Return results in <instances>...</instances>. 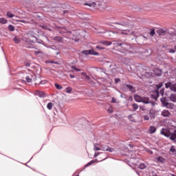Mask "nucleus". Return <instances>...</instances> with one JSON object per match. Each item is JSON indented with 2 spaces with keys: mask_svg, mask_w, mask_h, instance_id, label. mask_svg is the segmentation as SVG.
Segmentation results:
<instances>
[{
  "mask_svg": "<svg viewBox=\"0 0 176 176\" xmlns=\"http://www.w3.org/2000/svg\"><path fill=\"white\" fill-rule=\"evenodd\" d=\"M161 134L168 138H170V140L174 141V142H176V128H170L169 130L162 129Z\"/></svg>",
  "mask_w": 176,
  "mask_h": 176,
  "instance_id": "nucleus-1",
  "label": "nucleus"
},
{
  "mask_svg": "<svg viewBox=\"0 0 176 176\" xmlns=\"http://www.w3.org/2000/svg\"><path fill=\"white\" fill-rule=\"evenodd\" d=\"M115 46H120L121 49H120V53H134V51H132L130 45H127L126 43H122V40L116 41L114 43Z\"/></svg>",
  "mask_w": 176,
  "mask_h": 176,
  "instance_id": "nucleus-2",
  "label": "nucleus"
},
{
  "mask_svg": "<svg viewBox=\"0 0 176 176\" xmlns=\"http://www.w3.org/2000/svg\"><path fill=\"white\" fill-rule=\"evenodd\" d=\"M161 104L164 108H168V109H173L174 108V104L168 102V99L167 98L162 96L160 98Z\"/></svg>",
  "mask_w": 176,
  "mask_h": 176,
  "instance_id": "nucleus-3",
  "label": "nucleus"
},
{
  "mask_svg": "<svg viewBox=\"0 0 176 176\" xmlns=\"http://www.w3.org/2000/svg\"><path fill=\"white\" fill-rule=\"evenodd\" d=\"M157 34L160 36L167 35V34L169 35H175V32L173 31V29L164 30L161 28L157 31Z\"/></svg>",
  "mask_w": 176,
  "mask_h": 176,
  "instance_id": "nucleus-4",
  "label": "nucleus"
},
{
  "mask_svg": "<svg viewBox=\"0 0 176 176\" xmlns=\"http://www.w3.org/2000/svg\"><path fill=\"white\" fill-rule=\"evenodd\" d=\"M161 87H163V82H160L158 85H156L157 89L154 91V94L151 96V98L155 100V101H157L159 98V89H161Z\"/></svg>",
  "mask_w": 176,
  "mask_h": 176,
  "instance_id": "nucleus-5",
  "label": "nucleus"
},
{
  "mask_svg": "<svg viewBox=\"0 0 176 176\" xmlns=\"http://www.w3.org/2000/svg\"><path fill=\"white\" fill-rule=\"evenodd\" d=\"M24 41L26 43H28L29 45H31V43H42V40L39 41V39H38V38L36 37H33V38H30L29 37L25 38Z\"/></svg>",
  "mask_w": 176,
  "mask_h": 176,
  "instance_id": "nucleus-6",
  "label": "nucleus"
},
{
  "mask_svg": "<svg viewBox=\"0 0 176 176\" xmlns=\"http://www.w3.org/2000/svg\"><path fill=\"white\" fill-rule=\"evenodd\" d=\"M122 89L123 90V91H126L127 90H129V91H131V93H135V88L131 85L123 84L122 85Z\"/></svg>",
  "mask_w": 176,
  "mask_h": 176,
  "instance_id": "nucleus-7",
  "label": "nucleus"
},
{
  "mask_svg": "<svg viewBox=\"0 0 176 176\" xmlns=\"http://www.w3.org/2000/svg\"><path fill=\"white\" fill-rule=\"evenodd\" d=\"M142 102H143V104H150L151 107H155V105H156V102L149 99V98L146 96H143L142 98Z\"/></svg>",
  "mask_w": 176,
  "mask_h": 176,
  "instance_id": "nucleus-8",
  "label": "nucleus"
},
{
  "mask_svg": "<svg viewBox=\"0 0 176 176\" xmlns=\"http://www.w3.org/2000/svg\"><path fill=\"white\" fill-rule=\"evenodd\" d=\"M165 87L166 89H170L171 91H176V83L171 81H168L165 83Z\"/></svg>",
  "mask_w": 176,
  "mask_h": 176,
  "instance_id": "nucleus-9",
  "label": "nucleus"
},
{
  "mask_svg": "<svg viewBox=\"0 0 176 176\" xmlns=\"http://www.w3.org/2000/svg\"><path fill=\"white\" fill-rule=\"evenodd\" d=\"M81 53L82 54H85V56H89V54H91V56H100V53L94 51V49L83 50Z\"/></svg>",
  "mask_w": 176,
  "mask_h": 176,
  "instance_id": "nucleus-10",
  "label": "nucleus"
},
{
  "mask_svg": "<svg viewBox=\"0 0 176 176\" xmlns=\"http://www.w3.org/2000/svg\"><path fill=\"white\" fill-rule=\"evenodd\" d=\"M115 24H116L117 25H122V27H126V25H129V19L123 17L118 22H116Z\"/></svg>",
  "mask_w": 176,
  "mask_h": 176,
  "instance_id": "nucleus-11",
  "label": "nucleus"
},
{
  "mask_svg": "<svg viewBox=\"0 0 176 176\" xmlns=\"http://www.w3.org/2000/svg\"><path fill=\"white\" fill-rule=\"evenodd\" d=\"M153 72H154V74L155 75V76H160L162 75V74H163V72L162 71V69H160L157 67L154 68Z\"/></svg>",
  "mask_w": 176,
  "mask_h": 176,
  "instance_id": "nucleus-12",
  "label": "nucleus"
},
{
  "mask_svg": "<svg viewBox=\"0 0 176 176\" xmlns=\"http://www.w3.org/2000/svg\"><path fill=\"white\" fill-rule=\"evenodd\" d=\"M157 163H166V159L162 156H158L155 158Z\"/></svg>",
  "mask_w": 176,
  "mask_h": 176,
  "instance_id": "nucleus-13",
  "label": "nucleus"
},
{
  "mask_svg": "<svg viewBox=\"0 0 176 176\" xmlns=\"http://www.w3.org/2000/svg\"><path fill=\"white\" fill-rule=\"evenodd\" d=\"M35 96H38V97H40L41 98H45V93L42 92L41 91H36L34 93Z\"/></svg>",
  "mask_w": 176,
  "mask_h": 176,
  "instance_id": "nucleus-14",
  "label": "nucleus"
},
{
  "mask_svg": "<svg viewBox=\"0 0 176 176\" xmlns=\"http://www.w3.org/2000/svg\"><path fill=\"white\" fill-rule=\"evenodd\" d=\"M148 116L150 117V119H155L156 118V115L155 114V110L150 109L148 113Z\"/></svg>",
  "mask_w": 176,
  "mask_h": 176,
  "instance_id": "nucleus-15",
  "label": "nucleus"
},
{
  "mask_svg": "<svg viewBox=\"0 0 176 176\" xmlns=\"http://www.w3.org/2000/svg\"><path fill=\"white\" fill-rule=\"evenodd\" d=\"M53 40L55 41L56 42H60V43H63V42H64V38L61 36H54L53 38Z\"/></svg>",
  "mask_w": 176,
  "mask_h": 176,
  "instance_id": "nucleus-16",
  "label": "nucleus"
},
{
  "mask_svg": "<svg viewBox=\"0 0 176 176\" xmlns=\"http://www.w3.org/2000/svg\"><path fill=\"white\" fill-rule=\"evenodd\" d=\"M99 43H101L104 46H111L112 45V42L108 41H100Z\"/></svg>",
  "mask_w": 176,
  "mask_h": 176,
  "instance_id": "nucleus-17",
  "label": "nucleus"
},
{
  "mask_svg": "<svg viewBox=\"0 0 176 176\" xmlns=\"http://www.w3.org/2000/svg\"><path fill=\"white\" fill-rule=\"evenodd\" d=\"M168 98L172 102H176V94H171Z\"/></svg>",
  "mask_w": 176,
  "mask_h": 176,
  "instance_id": "nucleus-18",
  "label": "nucleus"
},
{
  "mask_svg": "<svg viewBox=\"0 0 176 176\" xmlns=\"http://www.w3.org/2000/svg\"><path fill=\"white\" fill-rule=\"evenodd\" d=\"M121 35H133V32L130 30H123L121 32Z\"/></svg>",
  "mask_w": 176,
  "mask_h": 176,
  "instance_id": "nucleus-19",
  "label": "nucleus"
},
{
  "mask_svg": "<svg viewBox=\"0 0 176 176\" xmlns=\"http://www.w3.org/2000/svg\"><path fill=\"white\" fill-rule=\"evenodd\" d=\"M162 116H164V118H168V116L171 114L170 113V111H168V110H164L162 112Z\"/></svg>",
  "mask_w": 176,
  "mask_h": 176,
  "instance_id": "nucleus-20",
  "label": "nucleus"
},
{
  "mask_svg": "<svg viewBox=\"0 0 176 176\" xmlns=\"http://www.w3.org/2000/svg\"><path fill=\"white\" fill-rule=\"evenodd\" d=\"M134 100L135 101H136L137 102H142V97L140 96L139 95H135L134 96Z\"/></svg>",
  "mask_w": 176,
  "mask_h": 176,
  "instance_id": "nucleus-21",
  "label": "nucleus"
},
{
  "mask_svg": "<svg viewBox=\"0 0 176 176\" xmlns=\"http://www.w3.org/2000/svg\"><path fill=\"white\" fill-rule=\"evenodd\" d=\"M155 131H156V127L153 126H151L149 127L148 132L150 133V134H153L154 133H155Z\"/></svg>",
  "mask_w": 176,
  "mask_h": 176,
  "instance_id": "nucleus-22",
  "label": "nucleus"
},
{
  "mask_svg": "<svg viewBox=\"0 0 176 176\" xmlns=\"http://www.w3.org/2000/svg\"><path fill=\"white\" fill-rule=\"evenodd\" d=\"M128 119L130 120V122H133V123H135V122H137V120L134 118V115L133 114L129 115L128 116Z\"/></svg>",
  "mask_w": 176,
  "mask_h": 176,
  "instance_id": "nucleus-23",
  "label": "nucleus"
},
{
  "mask_svg": "<svg viewBox=\"0 0 176 176\" xmlns=\"http://www.w3.org/2000/svg\"><path fill=\"white\" fill-rule=\"evenodd\" d=\"M25 80L28 83H31L32 82V75L26 76Z\"/></svg>",
  "mask_w": 176,
  "mask_h": 176,
  "instance_id": "nucleus-24",
  "label": "nucleus"
},
{
  "mask_svg": "<svg viewBox=\"0 0 176 176\" xmlns=\"http://www.w3.org/2000/svg\"><path fill=\"white\" fill-rule=\"evenodd\" d=\"M140 39H142V41H148V37L144 35H140L137 38L138 41H140Z\"/></svg>",
  "mask_w": 176,
  "mask_h": 176,
  "instance_id": "nucleus-25",
  "label": "nucleus"
},
{
  "mask_svg": "<svg viewBox=\"0 0 176 176\" xmlns=\"http://www.w3.org/2000/svg\"><path fill=\"white\" fill-rule=\"evenodd\" d=\"M94 163H97V160H94L89 162L88 164L85 165V167H89V166H91V164H94Z\"/></svg>",
  "mask_w": 176,
  "mask_h": 176,
  "instance_id": "nucleus-26",
  "label": "nucleus"
},
{
  "mask_svg": "<svg viewBox=\"0 0 176 176\" xmlns=\"http://www.w3.org/2000/svg\"><path fill=\"white\" fill-rule=\"evenodd\" d=\"M85 6H89V8H91V6H96V3L95 2H92V3H85Z\"/></svg>",
  "mask_w": 176,
  "mask_h": 176,
  "instance_id": "nucleus-27",
  "label": "nucleus"
},
{
  "mask_svg": "<svg viewBox=\"0 0 176 176\" xmlns=\"http://www.w3.org/2000/svg\"><path fill=\"white\" fill-rule=\"evenodd\" d=\"M47 109H49L50 111H52V108H53V103L52 102H49L47 104Z\"/></svg>",
  "mask_w": 176,
  "mask_h": 176,
  "instance_id": "nucleus-28",
  "label": "nucleus"
},
{
  "mask_svg": "<svg viewBox=\"0 0 176 176\" xmlns=\"http://www.w3.org/2000/svg\"><path fill=\"white\" fill-rule=\"evenodd\" d=\"M13 41H14V43H16V44L20 43V42H21L20 38L16 36L13 38Z\"/></svg>",
  "mask_w": 176,
  "mask_h": 176,
  "instance_id": "nucleus-29",
  "label": "nucleus"
},
{
  "mask_svg": "<svg viewBox=\"0 0 176 176\" xmlns=\"http://www.w3.org/2000/svg\"><path fill=\"white\" fill-rule=\"evenodd\" d=\"M170 152H172L173 155H176V150L174 146H172L170 148Z\"/></svg>",
  "mask_w": 176,
  "mask_h": 176,
  "instance_id": "nucleus-30",
  "label": "nucleus"
},
{
  "mask_svg": "<svg viewBox=\"0 0 176 176\" xmlns=\"http://www.w3.org/2000/svg\"><path fill=\"white\" fill-rule=\"evenodd\" d=\"M94 151H101V148L98 147V144L96 143L94 144Z\"/></svg>",
  "mask_w": 176,
  "mask_h": 176,
  "instance_id": "nucleus-31",
  "label": "nucleus"
},
{
  "mask_svg": "<svg viewBox=\"0 0 176 176\" xmlns=\"http://www.w3.org/2000/svg\"><path fill=\"white\" fill-rule=\"evenodd\" d=\"M0 23L1 24H6V23H8V21L6 19H5L4 18H1Z\"/></svg>",
  "mask_w": 176,
  "mask_h": 176,
  "instance_id": "nucleus-32",
  "label": "nucleus"
},
{
  "mask_svg": "<svg viewBox=\"0 0 176 176\" xmlns=\"http://www.w3.org/2000/svg\"><path fill=\"white\" fill-rule=\"evenodd\" d=\"M132 108L133 109V111H137V109H138V104L134 103L132 104Z\"/></svg>",
  "mask_w": 176,
  "mask_h": 176,
  "instance_id": "nucleus-33",
  "label": "nucleus"
},
{
  "mask_svg": "<svg viewBox=\"0 0 176 176\" xmlns=\"http://www.w3.org/2000/svg\"><path fill=\"white\" fill-rule=\"evenodd\" d=\"M54 86L58 90H61L63 89V87L57 83H55Z\"/></svg>",
  "mask_w": 176,
  "mask_h": 176,
  "instance_id": "nucleus-34",
  "label": "nucleus"
},
{
  "mask_svg": "<svg viewBox=\"0 0 176 176\" xmlns=\"http://www.w3.org/2000/svg\"><path fill=\"white\" fill-rule=\"evenodd\" d=\"M139 168H140V170H144V168H146V165H145V164H140Z\"/></svg>",
  "mask_w": 176,
  "mask_h": 176,
  "instance_id": "nucleus-35",
  "label": "nucleus"
},
{
  "mask_svg": "<svg viewBox=\"0 0 176 176\" xmlns=\"http://www.w3.org/2000/svg\"><path fill=\"white\" fill-rule=\"evenodd\" d=\"M72 91V88L71 87H68L66 88V93L68 94H70V93Z\"/></svg>",
  "mask_w": 176,
  "mask_h": 176,
  "instance_id": "nucleus-36",
  "label": "nucleus"
},
{
  "mask_svg": "<svg viewBox=\"0 0 176 176\" xmlns=\"http://www.w3.org/2000/svg\"><path fill=\"white\" fill-rule=\"evenodd\" d=\"M8 17H10V19H12V17H14V14H12L10 12H7Z\"/></svg>",
  "mask_w": 176,
  "mask_h": 176,
  "instance_id": "nucleus-37",
  "label": "nucleus"
},
{
  "mask_svg": "<svg viewBox=\"0 0 176 176\" xmlns=\"http://www.w3.org/2000/svg\"><path fill=\"white\" fill-rule=\"evenodd\" d=\"M106 150H107V152H111V153H112V152H113V151H115V149H113L108 146H107V148Z\"/></svg>",
  "mask_w": 176,
  "mask_h": 176,
  "instance_id": "nucleus-38",
  "label": "nucleus"
},
{
  "mask_svg": "<svg viewBox=\"0 0 176 176\" xmlns=\"http://www.w3.org/2000/svg\"><path fill=\"white\" fill-rule=\"evenodd\" d=\"M8 30L9 31H14V26L12 25H8Z\"/></svg>",
  "mask_w": 176,
  "mask_h": 176,
  "instance_id": "nucleus-39",
  "label": "nucleus"
},
{
  "mask_svg": "<svg viewBox=\"0 0 176 176\" xmlns=\"http://www.w3.org/2000/svg\"><path fill=\"white\" fill-rule=\"evenodd\" d=\"M108 148V146H104V145H102L100 146V151H107V148Z\"/></svg>",
  "mask_w": 176,
  "mask_h": 176,
  "instance_id": "nucleus-40",
  "label": "nucleus"
},
{
  "mask_svg": "<svg viewBox=\"0 0 176 176\" xmlns=\"http://www.w3.org/2000/svg\"><path fill=\"white\" fill-rule=\"evenodd\" d=\"M28 38H32V39H34V38H36L35 36H34L32 34H31V33H28Z\"/></svg>",
  "mask_w": 176,
  "mask_h": 176,
  "instance_id": "nucleus-41",
  "label": "nucleus"
},
{
  "mask_svg": "<svg viewBox=\"0 0 176 176\" xmlns=\"http://www.w3.org/2000/svg\"><path fill=\"white\" fill-rule=\"evenodd\" d=\"M161 94L162 97L164 96V88H162L159 92V95Z\"/></svg>",
  "mask_w": 176,
  "mask_h": 176,
  "instance_id": "nucleus-42",
  "label": "nucleus"
},
{
  "mask_svg": "<svg viewBox=\"0 0 176 176\" xmlns=\"http://www.w3.org/2000/svg\"><path fill=\"white\" fill-rule=\"evenodd\" d=\"M151 36H153L155 35V29H152L150 32Z\"/></svg>",
  "mask_w": 176,
  "mask_h": 176,
  "instance_id": "nucleus-43",
  "label": "nucleus"
},
{
  "mask_svg": "<svg viewBox=\"0 0 176 176\" xmlns=\"http://www.w3.org/2000/svg\"><path fill=\"white\" fill-rule=\"evenodd\" d=\"M72 68L74 69V71H77V72H80V69L76 68L75 66H72Z\"/></svg>",
  "mask_w": 176,
  "mask_h": 176,
  "instance_id": "nucleus-44",
  "label": "nucleus"
},
{
  "mask_svg": "<svg viewBox=\"0 0 176 176\" xmlns=\"http://www.w3.org/2000/svg\"><path fill=\"white\" fill-rule=\"evenodd\" d=\"M144 120H149V116L148 115L143 116Z\"/></svg>",
  "mask_w": 176,
  "mask_h": 176,
  "instance_id": "nucleus-45",
  "label": "nucleus"
},
{
  "mask_svg": "<svg viewBox=\"0 0 176 176\" xmlns=\"http://www.w3.org/2000/svg\"><path fill=\"white\" fill-rule=\"evenodd\" d=\"M96 49H98L99 50H104V49H105V48L104 47L98 45V46H96Z\"/></svg>",
  "mask_w": 176,
  "mask_h": 176,
  "instance_id": "nucleus-46",
  "label": "nucleus"
},
{
  "mask_svg": "<svg viewBox=\"0 0 176 176\" xmlns=\"http://www.w3.org/2000/svg\"><path fill=\"white\" fill-rule=\"evenodd\" d=\"M42 53V51H36L34 52L35 56H38V54H41Z\"/></svg>",
  "mask_w": 176,
  "mask_h": 176,
  "instance_id": "nucleus-47",
  "label": "nucleus"
},
{
  "mask_svg": "<svg viewBox=\"0 0 176 176\" xmlns=\"http://www.w3.org/2000/svg\"><path fill=\"white\" fill-rule=\"evenodd\" d=\"M119 82H120V78H115V83L116 84L119 83Z\"/></svg>",
  "mask_w": 176,
  "mask_h": 176,
  "instance_id": "nucleus-48",
  "label": "nucleus"
},
{
  "mask_svg": "<svg viewBox=\"0 0 176 176\" xmlns=\"http://www.w3.org/2000/svg\"><path fill=\"white\" fill-rule=\"evenodd\" d=\"M169 53H175V50L173 49H170L169 50Z\"/></svg>",
  "mask_w": 176,
  "mask_h": 176,
  "instance_id": "nucleus-49",
  "label": "nucleus"
},
{
  "mask_svg": "<svg viewBox=\"0 0 176 176\" xmlns=\"http://www.w3.org/2000/svg\"><path fill=\"white\" fill-rule=\"evenodd\" d=\"M107 111L109 113H112L113 112V110H112V109H109Z\"/></svg>",
  "mask_w": 176,
  "mask_h": 176,
  "instance_id": "nucleus-50",
  "label": "nucleus"
},
{
  "mask_svg": "<svg viewBox=\"0 0 176 176\" xmlns=\"http://www.w3.org/2000/svg\"><path fill=\"white\" fill-rule=\"evenodd\" d=\"M45 83H46V81L43 80V81H40L39 85H45Z\"/></svg>",
  "mask_w": 176,
  "mask_h": 176,
  "instance_id": "nucleus-51",
  "label": "nucleus"
},
{
  "mask_svg": "<svg viewBox=\"0 0 176 176\" xmlns=\"http://www.w3.org/2000/svg\"><path fill=\"white\" fill-rule=\"evenodd\" d=\"M111 102H112L113 104H116V100H115L114 98H113V99L111 100Z\"/></svg>",
  "mask_w": 176,
  "mask_h": 176,
  "instance_id": "nucleus-52",
  "label": "nucleus"
},
{
  "mask_svg": "<svg viewBox=\"0 0 176 176\" xmlns=\"http://www.w3.org/2000/svg\"><path fill=\"white\" fill-rule=\"evenodd\" d=\"M85 79H87V80H90V76H87V74L85 76Z\"/></svg>",
  "mask_w": 176,
  "mask_h": 176,
  "instance_id": "nucleus-53",
  "label": "nucleus"
},
{
  "mask_svg": "<svg viewBox=\"0 0 176 176\" xmlns=\"http://www.w3.org/2000/svg\"><path fill=\"white\" fill-rule=\"evenodd\" d=\"M69 77H70L72 79H74V78H75V75H74V74H69Z\"/></svg>",
  "mask_w": 176,
  "mask_h": 176,
  "instance_id": "nucleus-54",
  "label": "nucleus"
},
{
  "mask_svg": "<svg viewBox=\"0 0 176 176\" xmlns=\"http://www.w3.org/2000/svg\"><path fill=\"white\" fill-rule=\"evenodd\" d=\"M49 63H51L52 64H58V63L54 62V61H52V60L49 61Z\"/></svg>",
  "mask_w": 176,
  "mask_h": 176,
  "instance_id": "nucleus-55",
  "label": "nucleus"
},
{
  "mask_svg": "<svg viewBox=\"0 0 176 176\" xmlns=\"http://www.w3.org/2000/svg\"><path fill=\"white\" fill-rule=\"evenodd\" d=\"M67 13H68V10H65L63 11V16H65V14H67Z\"/></svg>",
  "mask_w": 176,
  "mask_h": 176,
  "instance_id": "nucleus-56",
  "label": "nucleus"
},
{
  "mask_svg": "<svg viewBox=\"0 0 176 176\" xmlns=\"http://www.w3.org/2000/svg\"><path fill=\"white\" fill-rule=\"evenodd\" d=\"M98 155H100V153H95L94 157H97V156H98Z\"/></svg>",
  "mask_w": 176,
  "mask_h": 176,
  "instance_id": "nucleus-57",
  "label": "nucleus"
},
{
  "mask_svg": "<svg viewBox=\"0 0 176 176\" xmlns=\"http://www.w3.org/2000/svg\"><path fill=\"white\" fill-rule=\"evenodd\" d=\"M32 80H36V76H32Z\"/></svg>",
  "mask_w": 176,
  "mask_h": 176,
  "instance_id": "nucleus-58",
  "label": "nucleus"
},
{
  "mask_svg": "<svg viewBox=\"0 0 176 176\" xmlns=\"http://www.w3.org/2000/svg\"><path fill=\"white\" fill-rule=\"evenodd\" d=\"M82 75H83V76H86L87 74L85 72H82Z\"/></svg>",
  "mask_w": 176,
  "mask_h": 176,
  "instance_id": "nucleus-59",
  "label": "nucleus"
},
{
  "mask_svg": "<svg viewBox=\"0 0 176 176\" xmlns=\"http://www.w3.org/2000/svg\"><path fill=\"white\" fill-rule=\"evenodd\" d=\"M25 65H26L27 67H30V65H31L30 64V63H27L25 64Z\"/></svg>",
  "mask_w": 176,
  "mask_h": 176,
  "instance_id": "nucleus-60",
  "label": "nucleus"
},
{
  "mask_svg": "<svg viewBox=\"0 0 176 176\" xmlns=\"http://www.w3.org/2000/svg\"><path fill=\"white\" fill-rule=\"evenodd\" d=\"M67 34H72V32L68 31V32H67Z\"/></svg>",
  "mask_w": 176,
  "mask_h": 176,
  "instance_id": "nucleus-61",
  "label": "nucleus"
},
{
  "mask_svg": "<svg viewBox=\"0 0 176 176\" xmlns=\"http://www.w3.org/2000/svg\"><path fill=\"white\" fill-rule=\"evenodd\" d=\"M21 23H25V21H19Z\"/></svg>",
  "mask_w": 176,
  "mask_h": 176,
  "instance_id": "nucleus-62",
  "label": "nucleus"
},
{
  "mask_svg": "<svg viewBox=\"0 0 176 176\" xmlns=\"http://www.w3.org/2000/svg\"><path fill=\"white\" fill-rule=\"evenodd\" d=\"M76 42H79V40L78 39L76 40Z\"/></svg>",
  "mask_w": 176,
  "mask_h": 176,
  "instance_id": "nucleus-63",
  "label": "nucleus"
},
{
  "mask_svg": "<svg viewBox=\"0 0 176 176\" xmlns=\"http://www.w3.org/2000/svg\"><path fill=\"white\" fill-rule=\"evenodd\" d=\"M171 176H176V175H174V174H172V175H171Z\"/></svg>",
  "mask_w": 176,
  "mask_h": 176,
  "instance_id": "nucleus-64",
  "label": "nucleus"
}]
</instances>
